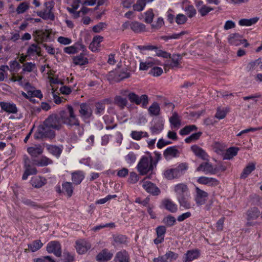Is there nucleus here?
<instances>
[{
	"label": "nucleus",
	"mask_w": 262,
	"mask_h": 262,
	"mask_svg": "<svg viewBox=\"0 0 262 262\" xmlns=\"http://www.w3.org/2000/svg\"><path fill=\"white\" fill-rule=\"evenodd\" d=\"M68 109L69 110V118L65 117L66 114L64 112H62L61 115L64 120V124L69 126H75V133L80 136H82L84 132L83 127L80 125L79 121L74 113L73 107L68 105Z\"/></svg>",
	"instance_id": "f257e3e1"
},
{
	"label": "nucleus",
	"mask_w": 262,
	"mask_h": 262,
	"mask_svg": "<svg viewBox=\"0 0 262 262\" xmlns=\"http://www.w3.org/2000/svg\"><path fill=\"white\" fill-rule=\"evenodd\" d=\"M62 112L65 113L66 117L69 118V110L67 108L66 110L60 111L58 114L50 115L43 122L45 123V125L50 126L53 130L60 129L61 127V123L64 124V120L61 116Z\"/></svg>",
	"instance_id": "f03ea898"
},
{
	"label": "nucleus",
	"mask_w": 262,
	"mask_h": 262,
	"mask_svg": "<svg viewBox=\"0 0 262 262\" xmlns=\"http://www.w3.org/2000/svg\"><path fill=\"white\" fill-rule=\"evenodd\" d=\"M55 136L54 130L50 127L45 125L43 122V124L40 125L36 133L34 134V138L35 139L42 138H53Z\"/></svg>",
	"instance_id": "7ed1b4c3"
},
{
	"label": "nucleus",
	"mask_w": 262,
	"mask_h": 262,
	"mask_svg": "<svg viewBox=\"0 0 262 262\" xmlns=\"http://www.w3.org/2000/svg\"><path fill=\"white\" fill-rule=\"evenodd\" d=\"M137 169L141 175H145L152 171L154 169L152 159L151 158L143 157L137 165Z\"/></svg>",
	"instance_id": "20e7f679"
},
{
	"label": "nucleus",
	"mask_w": 262,
	"mask_h": 262,
	"mask_svg": "<svg viewBox=\"0 0 262 262\" xmlns=\"http://www.w3.org/2000/svg\"><path fill=\"white\" fill-rule=\"evenodd\" d=\"M127 96V97L131 103L137 105H140L143 108H146L148 104V97L146 94L142 95L139 96L134 92H129L127 94H123Z\"/></svg>",
	"instance_id": "39448f33"
},
{
	"label": "nucleus",
	"mask_w": 262,
	"mask_h": 262,
	"mask_svg": "<svg viewBox=\"0 0 262 262\" xmlns=\"http://www.w3.org/2000/svg\"><path fill=\"white\" fill-rule=\"evenodd\" d=\"M44 6L46 8L43 11H37L36 12L37 16L45 20L50 19L51 20H54L55 16L52 12V10L54 6V3L51 1L47 2L44 3Z\"/></svg>",
	"instance_id": "423d86ee"
},
{
	"label": "nucleus",
	"mask_w": 262,
	"mask_h": 262,
	"mask_svg": "<svg viewBox=\"0 0 262 262\" xmlns=\"http://www.w3.org/2000/svg\"><path fill=\"white\" fill-rule=\"evenodd\" d=\"M78 112L79 116L83 120L90 119L93 115V110L91 105L86 103H82L80 104Z\"/></svg>",
	"instance_id": "0eeeda50"
},
{
	"label": "nucleus",
	"mask_w": 262,
	"mask_h": 262,
	"mask_svg": "<svg viewBox=\"0 0 262 262\" xmlns=\"http://www.w3.org/2000/svg\"><path fill=\"white\" fill-rule=\"evenodd\" d=\"M260 214L259 209L256 207H253L248 209L246 212L247 226H254L256 225L255 222L251 221V220H256Z\"/></svg>",
	"instance_id": "6e6552de"
},
{
	"label": "nucleus",
	"mask_w": 262,
	"mask_h": 262,
	"mask_svg": "<svg viewBox=\"0 0 262 262\" xmlns=\"http://www.w3.org/2000/svg\"><path fill=\"white\" fill-rule=\"evenodd\" d=\"M109 77L115 81L119 82L129 77L130 73L127 70H122L120 71L115 70L109 73Z\"/></svg>",
	"instance_id": "1a4fd4ad"
},
{
	"label": "nucleus",
	"mask_w": 262,
	"mask_h": 262,
	"mask_svg": "<svg viewBox=\"0 0 262 262\" xmlns=\"http://www.w3.org/2000/svg\"><path fill=\"white\" fill-rule=\"evenodd\" d=\"M243 37L238 33H233L230 34L228 37V40L230 44L234 46H239L245 42V47H248L249 44L247 42V40L242 38Z\"/></svg>",
	"instance_id": "9d476101"
},
{
	"label": "nucleus",
	"mask_w": 262,
	"mask_h": 262,
	"mask_svg": "<svg viewBox=\"0 0 262 262\" xmlns=\"http://www.w3.org/2000/svg\"><path fill=\"white\" fill-rule=\"evenodd\" d=\"M46 249L49 253H53L57 257L61 256V245L58 242L51 241L49 242Z\"/></svg>",
	"instance_id": "9b49d317"
},
{
	"label": "nucleus",
	"mask_w": 262,
	"mask_h": 262,
	"mask_svg": "<svg viewBox=\"0 0 262 262\" xmlns=\"http://www.w3.org/2000/svg\"><path fill=\"white\" fill-rule=\"evenodd\" d=\"M75 246L77 252L79 254H83L86 253L91 248V244L83 239L77 240Z\"/></svg>",
	"instance_id": "f8f14e48"
},
{
	"label": "nucleus",
	"mask_w": 262,
	"mask_h": 262,
	"mask_svg": "<svg viewBox=\"0 0 262 262\" xmlns=\"http://www.w3.org/2000/svg\"><path fill=\"white\" fill-rule=\"evenodd\" d=\"M142 187L148 192L153 195H158L161 191L160 189L153 183L149 181H143Z\"/></svg>",
	"instance_id": "ddd939ff"
},
{
	"label": "nucleus",
	"mask_w": 262,
	"mask_h": 262,
	"mask_svg": "<svg viewBox=\"0 0 262 262\" xmlns=\"http://www.w3.org/2000/svg\"><path fill=\"white\" fill-rule=\"evenodd\" d=\"M174 190L176 193L177 199L189 194L188 186L184 183H180L174 186Z\"/></svg>",
	"instance_id": "4468645a"
},
{
	"label": "nucleus",
	"mask_w": 262,
	"mask_h": 262,
	"mask_svg": "<svg viewBox=\"0 0 262 262\" xmlns=\"http://www.w3.org/2000/svg\"><path fill=\"white\" fill-rule=\"evenodd\" d=\"M195 191L196 195L194 200L196 204L198 205L204 204L206 202V199L208 196V193L198 187H195Z\"/></svg>",
	"instance_id": "2eb2a0df"
},
{
	"label": "nucleus",
	"mask_w": 262,
	"mask_h": 262,
	"mask_svg": "<svg viewBox=\"0 0 262 262\" xmlns=\"http://www.w3.org/2000/svg\"><path fill=\"white\" fill-rule=\"evenodd\" d=\"M113 256V254L108 249H104L99 252L96 257V259L98 262H106L111 260Z\"/></svg>",
	"instance_id": "dca6fc26"
},
{
	"label": "nucleus",
	"mask_w": 262,
	"mask_h": 262,
	"mask_svg": "<svg viewBox=\"0 0 262 262\" xmlns=\"http://www.w3.org/2000/svg\"><path fill=\"white\" fill-rule=\"evenodd\" d=\"M0 106L2 110L9 114H16L18 112L15 104L8 102H0Z\"/></svg>",
	"instance_id": "f3484780"
},
{
	"label": "nucleus",
	"mask_w": 262,
	"mask_h": 262,
	"mask_svg": "<svg viewBox=\"0 0 262 262\" xmlns=\"http://www.w3.org/2000/svg\"><path fill=\"white\" fill-rule=\"evenodd\" d=\"M196 171H202L204 172L205 174H215L216 173L215 169H214L212 164L209 162H203L197 168Z\"/></svg>",
	"instance_id": "a211bd4d"
},
{
	"label": "nucleus",
	"mask_w": 262,
	"mask_h": 262,
	"mask_svg": "<svg viewBox=\"0 0 262 262\" xmlns=\"http://www.w3.org/2000/svg\"><path fill=\"white\" fill-rule=\"evenodd\" d=\"M197 182L200 184L209 186H216L219 184V181L216 179L206 177L199 178Z\"/></svg>",
	"instance_id": "6ab92c4d"
},
{
	"label": "nucleus",
	"mask_w": 262,
	"mask_h": 262,
	"mask_svg": "<svg viewBox=\"0 0 262 262\" xmlns=\"http://www.w3.org/2000/svg\"><path fill=\"white\" fill-rule=\"evenodd\" d=\"M199 256L200 252L198 250H189L185 254L183 261L184 262H190L198 258Z\"/></svg>",
	"instance_id": "aec40b11"
},
{
	"label": "nucleus",
	"mask_w": 262,
	"mask_h": 262,
	"mask_svg": "<svg viewBox=\"0 0 262 262\" xmlns=\"http://www.w3.org/2000/svg\"><path fill=\"white\" fill-rule=\"evenodd\" d=\"M191 149L195 155L204 160H207L208 155L202 148L196 145H192Z\"/></svg>",
	"instance_id": "412c9836"
},
{
	"label": "nucleus",
	"mask_w": 262,
	"mask_h": 262,
	"mask_svg": "<svg viewBox=\"0 0 262 262\" xmlns=\"http://www.w3.org/2000/svg\"><path fill=\"white\" fill-rule=\"evenodd\" d=\"M129 255L125 250L118 252L115 257L114 262H129Z\"/></svg>",
	"instance_id": "4be33fe9"
},
{
	"label": "nucleus",
	"mask_w": 262,
	"mask_h": 262,
	"mask_svg": "<svg viewBox=\"0 0 262 262\" xmlns=\"http://www.w3.org/2000/svg\"><path fill=\"white\" fill-rule=\"evenodd\" d=\"M163 155L165 158L177 157L179 155V151L176 146H171L165 150Z\"/></svg>",
	"instance_id": "5701e85b"
},
{
	"label": "nucleus",
	"mask_w": 262,
	"mask_h": 262,
	"mask_svg": "<svg viewBox=\"0 0 262 262\" xmlns=\"http://www.w3.org/2000/svg\"><path fill=\"white\" fill-rule=\"evenodd\" d=\"M84 178V173L82 171L78 170L72 173V180L75 185L80 184Z\"/></svg>",
	"instance_id": "b1692460"
},
{
	"label": "nucleus",
	"mask_w": 262,
	"mask_h": 262,
	"mask_svg": "<svg viewBox=\"0 0 262 262\" xmlns=\"http://www.w3.org/2000/svg\"><path fill=\"white\" fill-rule=\"evenodd\" d=\"M190 194L179 198H178V201L181 207L185 209H190L192 205L190 201Z\"/></svg>",
	"instance_id": "393cba45"
},
{
	"label": "nucleus",
	"mask_w": 262,
	"mask_h": 262,
	"mask_svg": "<svg viewBox=\"0 0 262 262\" xmlns=\"http://www.w3.org/2000/svg\"><path fill=\"white\" fill-rule=\"evenodd\" d=\"M188 169V165L186 163H181L176 168H173L175 178H178L182 176L185 171Z\"/></svg>",
	"instance_id": "a878e982"
},
{
	"label": "nucleus",
	"mask_w": 262,
	"mask_h": 262,
	"mask_svg": "<svg viewBox=\"0 0 262 262\" xmlns=\"http://www.w3.org/2000/svg\"><path fill=\"white\" fill-rule=\"evenodd\" d=\"M31 184L34 187L40 188L46 184V180L40 177H34L31 180Z\"/></svg>",
	"instance_id": "bb28decb"
},
{
	"label": "nucleus",
	"mask_w": 262,
	"mask_h": 262,
	"mask_svg": "<svg viewBox=\"0 0 262 262\" xmlns=\"http://www.w3.org/2000/svg\"><path fill=\"white\" fill-rule=\"evenodd\" d=\"M239 148L236 147H231L229 148L225 153L223 159L230 160L237 155Z\"/></svg>",
	"instance_id": "cd10ccee"
},
{
	"label": "nucleus",
	"mask_w": 262,
	"mask_h": 262,
	"mask_svg": "<svg viewBox=\"0 0 262 262\" xmlns=\"http://www.w3.org/2000/svg\"><path fill=\"white\" fill-rule=\"evenodd\" d=\"M105 102L109 103V99H106L95 103V113L97 115L102 114L105 108Z\"/></svg>",
	"instance_id": "c85d7f7f"
},
{
	"label": "nucleus",
	"mask_w": 262,
	"mask_h": 262,
	"mask_svg": "<svg viewBox=\"0 0 262 262\" xmlns=\"http://www.w3.org/2000/svg\"><path fill=\"white\" fill-rule=\"evenodd\" d=\"M84 54L81 53L80 55L74 56L73 58V63L76 65L83 66L88 63V59L84 57Z\"/></svg>",
	"instance_id": "c756f323"
},
{
	"label": "nucleus",
	"mask_w": 262,
	"mask_h": 262,
	"mask_svg": "<svg viewBox=\"0 0 262 262\" xmlns=\"http://www.w3.org/2000/svg\"><path fill=\"white\" fill-rule=\"evenodd\" d=\"M130 28L135 33L143 32L145 30V25L138 21H134L130 23Z\"/></svg>",
	"instance_id": "7c9ffc66"
},
{
	"label": "nucleus",
	"mask_w": 262,
	"mask_h": 262,
	"mask_svg": "<svg viewBox=\"0 0 262 262\" xmlns=\"http://www.w3.org/2000/svg\"><path fill=\"white\" fill-rule=\"evenodd\" d=\"M36 33L37 35L36 41L38 43L47 41L50 36L49 34L42 31H37Z\"/></svg>",
	"instance_id": "2f4dec72"
},
{
	"label": "nucleus",
	"mask_w": 262,
	"mask_h": 262,
	"mask_svg": "<svg viewBox=\"0 0 262 262\" xmlns=\"http://www.w3.org/2000/svg\"><path fill=\"white\" fill-rule=\"evenodd\" d=\"M149 114L151 116H157L160 114V107L159 104L154 102L148 108Z\"/></svg>",
	"instance_id": "473e14b6"
},
{
	"label": "nucleus",
	"mask_w": 262,
	"mask_h": 262,
	"mask_svg": "<svg viewBox=\"0 0 262 262\" xmlns=\"http://www.w3.org/2000/svg\"><path fill=\"white\" fill-rule=\"evenodd\" d=\"M28 153L33 157H37L43 152V149L40 146L30 147L27 149Z\"/></svg>",
	"instance_id": "72a5a7b5"
},
{
	"label": "nucleus",
	"mask_w": 262,
	"mask_h": 262,
	"mask_svg": "<svg viewBox=\"0 0 262 262\" xmlns=\"http://www.w3.org/2000/svg\"><path fill=\"white\" fill-rule=\"evenodd\" d=\"M61 260L63 262H73L75 260V255L67 250H64L62 254H61Z\"/></svg>",
	"instance_id": "f704fd0d"
},
{
	"label": "nucleus",
	"mask_w": 262,
	"mask_h": 262,
	"mask_svg": "<svg viewBox=\"0 0 262 262\" xmlns=\"http://www.w3.org/2000/svg\"><path fill=\"white\" fill-rule=\"evenodd\" d=\"M63 192L66 193L68 197H71L73 192V187L72 183L71 182H66L62 185Z\"/></svg>",
	"instance_id": "c9c22d12"
},
{
	"label": "nucleus",
	"mask_w": 262,
	"mask_h": 262,
	"mask_svg": "<svg viewBox=\"0 0 262 262\" xmlns=\"http://www.w3.org/2000/svg\"><path fill=\"white\" fill-rule=\"evenodd\" d=\"M169 122L171 125L174 128H179L181 125V120L179 118L178 114L174 112L169 118Z\"/></svg>",
	"instance_id": "e433bc0d"
},
{
	"label": "nucleus",
	"mask_w": 262,
	"mask_h": 262,
	"mask_svg": "<svg viewBox=\"0 0 262 262\" xmlns=\"http://www.w3.org/2000/svg\"><path fill=\"white\" fill-rule=\"evenodd\" d=\"M165 208L171 212H175L178 209L177 205L169 200H165L163 201Z\"/></svg>",
	"instance_id": "4c0bfd02"
},
{
	"label": "nucleus",
	"mask_w": 262,
	"mask_h": 262,
	"mask_svg": "<svg viewBox=\"0 0 262 262\" xmlns=\"http://www.w3.org/2000/svg\"><path fill=\"white\" fill-rule=\"evenodd\" d=\"M198 127L195 125H186L180 130V134L182 136L187 135L193 131H195Z\"/></svg>",
	"instance_id": "58836bf2"
},
{
	"label": "nucleus",
	"mask_w": 262,
	"mask_h": 262,
	"mask_svg": "<svg viewBox=\"0 0 262 262\" xmlns=\"http://www.w3.org/2000/svg\"><path fill=\"white\" fill-rule=\"evenodd\" d=\"M47 148L50 153L56 157L60 156L62 150L61 148L56 145H48Z\"/></svg>",
	"instance_id": "ea45409f"
},
{
	"label": "nucleus",
	"mask_w": 262,
	"mask_h": 262,
	"mask_svg": "<svg viewBox=\"0 0 262 262\" xmlns=\"http://www.w3.org/2000/svg\"><path fill=\"white\" fill-rule=\"evenodd\" d=\"M259 18L257 17H253L250 19H242L239 20L238 24L240 26H250L253 24H256Z\"/></svg>",
	"instance_id": "a19ab883"
},
{
	"label": "nucleus",
	"mask_w": 262,
	"mask_h": 262,
	"mask_svg": "<svg viewBox=\"0 0 262 262\" xmlns=\"http://www.w3.org/2000/svg\"><path fill=\"white\" fill-rule=\"evenodd\" d=\"M156 63V60L151 58L145 62H141L140 63V70H147L148 68L152 67Z\"/></svg>",
	"instance_id": "79ce46f5"
},
{
	"label": "nucleus",
	"mask_w": 262,
	"mask_h": 262,
	"mask_svg": "<svg viewBox=\"0 0 262 262\" xmlns=\"http://www.w3.org/2000/svg\"><path fill=\"white\" fill-rule=\"evenodd\" d=\"M229 107H218L215 117L220 120L223 119L226 117L227 113L229 112Z\"/></svg>",
	"instance_id": "37998d69"
},
{
	"label": "nucleus",
	"mask_w": 262,
	"mask_h": 262,
	"mask_svg": "<svg viewBox=\"0 0 262 262\" xmlns=\"http://www.w3.org/2000/svg\"><path fill=\"white\" fill-rule=\"evenodd\" d=\"M255 165L251 163L247 165L243 170L242 173L241 174V178L245 179L251 173L252 171L255 169Z\"/></svg>",
	"instance_id": "c03bdc74"
},
{
	"label": "nucleus",
	"mask_w": 262,
	"mask_h": 262,
	"mask_svg": "<svg viewBox=\"0 0 262 262\" xmlns=\"http://www.w3.org/2000/svg\"><path fill=\"white\" fill-rule=\"evenodd\" d=\"M52 163L53 161L52 160L45 156H42L39 160L36 161L35 165L38 166L43 167Z\"/></svg>",
	"instance_id": "a18cd8bd"
},
{
	"label": "nucleus",
	"mask_w": 262,
	"mask_h": 262,
	"mask_svg": "<svg viewBox=\"0 0 262 262\" xmlns=\"http://www.w3.org/2000/svg\"><path fill=\"white\" fill-rule=\"evenodd\" d=\"M115 103L121 107L123 108L127 103V100L126 98H123L120 96H117L114 98Z\"/></svg>",
	"instance_id": "49530a36"
},
{
	"label": "nucleus",
	"mask_w": 262,
	"mask_h": 262,
	"mask_svg": "<svg viewBox=\"0 0 262 262\" xmlns=\"http://www.w3.org/2000/svg\"><path fill=\"white\" fill-rule=\"evenodd\" d=\"M171 59V63L170 64V66L171 68L178 67L180 65V62L182 58V56L180 54H173L170 58Z\"/></svg>",
	"instance_id": "de8ad7c7"
},
{
	"label": "nucleus",
	"mask_w": 262,
	"mask_h": 262,
	"mask_svg": "<svg viewBox=\"0 0 262 262\" xmlns=\"http://www.w3.org/2000/svg\"><path fill=\"white\" fill-rule=\"evenodd\" d=\"M43 244L40 240H35L32 243L28 245V248L32 252H35L40 249Z\"/></svg>",
	"instance_id": "09e8293b"
},
{
	"label": "nucleus",
	"mask_w": 262,
	"mask_h": 262,
	"mask_svg": "<svg viewBox=\"0 0 262 262\" xmlns=\"http://www.w3.org/2000/svg\"><path fill=\"white\" fill-rule=\"evenodd\" d=\"M202 133L201 132L193 133L190 136L188 137L185 139V141L187 143H190L193 141L198 140L201 136Z\"/></svg>",
	"instance_id": "8fccbe9b"
},
{
	"label": "nucleus",
	"mask_w": 262,
	"mask_h": 262,
	"mask_svg": "<svg viewBox=\"0 0 262 262\" xmlns=\"http://www.w3.org/2000/svg\"><path fill=\"white\" fill-rule=\"evenodd\" d=\"M165 231L166 230H156L157 237L154 241L156 245H158L163 241Z\"/></svg>",
	"instance_id": "3c124183"
},
{
	"label": "nucleus",
	"mask_w": 262,
	"mask_h": 262,
	"mask_svg": "<svg viewBox=\"0 0 262 262\" xmlns=\"http://www.w3.org/2000/svg\"><path fill=\"white\" fill-rule=\"evenodd\" d=\"M164 255L167 262H171L173 260H176L179 256L178 254L171 251H168Z\"/></svg>",
	"instance_id": "603ef678"
},
{
	"label": "nucleus",
	"mask_w": 262,
	"mask_h": 262,
	"mask_svg": "<svg viewBox=\"0 0 262 262\" xmlns=\"http://www.w3.org/2000/svg\"><path fill=\"white\" fill-rule=\"evenodd\" d=\"M213 10V8L206 5H203L199 8L198 12L202 16H205L207 15L210 11Z\"/></svg>",
	"instance_id": "864d4df0"
},
{
	"label": "nucleus",
	"mask_w": 262,
	"mask_h": 262,
	"mask_svg": "<svg viewBox=\"0 0 262 262\" xmlns=\"http://www.w3.org/2000/svg\"><path fill=\"white\" fill-rule=\"evenodd\" d=\"M146 3L144 0H137L136 4L133 5V9L135 11H141L145 7Z\"/></svg>",
	"instance_id": "5fc2aeb1"
},
{
	"label": "nucleus",
	"mask_w": 262,
	"mask_h": 262,
	"mask_svg": "<svg viewBox=\"0 0 262 262\" xmlns=\"http://www.w3.org/2000/svg\"><path fill=\"white\" fill-rule=\"evenodd\" d=\"M37 49H40V48L35 43L31 45L30 47L28 48L27 51V55L33 56L35 55L37 51Z\"/></svg>",
	"instance_id": "6e6d98bb"
},
{
	"label": "nucleus",
	"mask_w": 262,
	"mask_h": 262,
	"mask_svg": "<svg viewBox=\"0 0 262 262\" xmlns=\"http://www.w3.org/2000/svg\"><path fill=\"white\" fill-rule=\"evenodd\" d=\"M163 129V124L161 123H156L154 126L150 127V130L153 134H158Z\"/></svg>",
	"instance_id": "4d7b16f0"
},
{
	"label": "nucleus",
	"mask_w": 262,
	"mask_h": 262,
	"mask_svg": "<svg viewBox=\"0 0 262 262\" xmlns=\"http://www.w3.org/2000/svg\"><path fill=\"white\" fill-rule=\"evenodd\" d=\"M186 14L190 18H192L196 14V10L194 7L192 5H188L186 6L185 9Z\"/></svg>",
	"instance_id": "13d9d810"
},
{
	"label": "nucleus",
	"mask_w": 262,
	"mask_h": 262,
	"mask_svg": "<svg viewBox=\"0 0 262 262\" xmlns=\"http://www.w3.org/2000/svg\"><path fill=\"white\" fill-rule=\"evenodd\" d=\"M29 8V4L27 2L20 3L16 9V12L18 14L24 13Z\"/></svg>",
	"instance_id": "bf43d9fd"
},
{
	"label": "nucleus",
	"mask_w": 262,
	"mask_h": 262,
	"mask_svg": "<svg viewBox=\"0 0 262 262\" xmlns=\"http://www.w3.org/2000/svg\"><path fill=\"white\" fill-rule=\"evenodd\" d=\"M145 21L148 24H151L152 21L154 14L152 9H149L145 13Z\"/></svg>",
	"instance_id": "052dcab7"
},
{
	"label": "nucleus",
	"mask_w": 262,
	"mask_h": 262,
	"mask_svg": "<svg viewBox=\"0 0 262 262\" xmlns=\"http://www.w3.org/2000/svg\"><path fill=\"white\" fill-rule=\"evenodd\" d=\"M36 67L35 64L32 62H27L24 64L23 71L24 72H31Z\"/></svg>",
	"instance_id": "680f3d73"
},
{
	"label": "nucleus",
	"mask_w": 262,
	"mask_h": 262,
	"mask_svg": "<svg viewBox=\"0 0 262 262\" xmlns=\"http://www.w3.org/2000/svg\"><path fill=\"white\" fill-rule=\"evenodd\" d=\"M163 222L164 224L167 225V226H171L174 225L176 221L174 217L171 216H168L166 217H165L163 219Z\"/></svg>",
	"instance_id": "e2e57ef3"
},
{
	"label": "nucleus",
	"mask_w": 262,
	"mask_h": 262,
	"mask_svg": "<svg viewBox=\"0 0 262 262\" xmlns=\"http://www.w3.org/2000/svg\"><path fill=\"white\" fill-rule=\"evenodd\" d=\"M78 47L77 46H72L67 47L64 48V52L68 54H75L78 52Z\"/></svg>",
	"instance_id": "0e129e2a"
},
{
	"label": "nucleus",
	"mask_w": 262,
	"mask_h": 262,
	"mask_svg": "<svg viewBox=\"0 0 262 262\" xmlns=\"http://www.w3.org/2000/svg\"><path fill=\"white\" fill-rule=\"evenodd\" d=\"M106 27V24L105 23L101 22L93 27V31L95 33H99Z\"/></svg>",
	"instance_id": "69168bd1"
},
{
	"label": "nucleus",
	"mask_w": 262,
	"mask_h": 262,
	"mask_svg": "<svg viewBox=\"0 0 262 262\" xmlns=\"http://www.w3.org/2000/svg\"><path fill=\"white\" fill-rule=\"evenodd\" d=\"M114 241L118 244H125L126 242V237L123 235H118L114 237Z\"/></svg>",
	"instance_id": "338daca9"
},
{
	"label": "nucleus",
	"mask_w": 262,
	"mask_h": 262,
	"mask_svg": "<svg viewBox=\"0 0 262 262\" xmlns=\"http://www.w3.org/2000/svg\"><path fill=\"white\" fill-rule=\"evenodd\" d=\"M34 262H55L51 256H45L34 259Z\"/></svg>",
	"instance_id": "774afa93"
}]
</instances>
